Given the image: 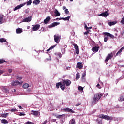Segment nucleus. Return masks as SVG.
Here are the masks:
<instances>
[{"mask_svg":"<svg viewBox=\"0 0 124 124\" xmlns=\"http://www.w3.org/2000/svg\"><path fill=\"white\" fill-rule=\"evenodd\" d=\"M1 124H8V121L6 119H2L1 120Z\"/></svg>","mask_w":124,"mask_h":124,"instance_id":"a878e982","label":"nucleus"},{"mask_svg":"<svg viewBox=\"0 0 124 124\" xmlns=\"http://www.w3.org/2000/svg\"><path fill=\"white\" fill-rule=\"evenodd\" d=\"M87 26V24H85V26H84V28H86Z\"/></svg>","mask_w":124,"mask_h":124,"instance_id":"774afa93","label":"nucleus"},{"mask_svg":"<svg viewBox=\"0 0 124 124\" xmlns=\"http://www.w3.org/2000/svg\"><path fill=\"white\" fill-rule=\"evenodd\" d=\"M8 71H9V73H11V72H12V69H9Z\"/></svg>","mask_w":124,"mask_h":124,"instance_id":"6e6d98bb","label":"nucleus"},{"mask_svg":"<svg viewBox=\"0 0 124 124\" xmlns=\"http://www.w3.org/2000/svg\"><path fill=\"white\" fill-rule=\"evenodd\" d=\"M62 110L66 112V113H74V111L69 108H63Z\"/></svg>","mask_w":124,"mask_h":124,"instance_id":"423d86ee","label":"nucleus"},{"mask_svg":"<svg viewBox=\"0 0 124 124\" xmlns=\"http://www.w3.org/2000/svg\"><path fill=\"white\" fill-rule=\"evenodd\" d=\"M12 91H13V92H16V89H13V90H12Z\"/></svg>","mask_w":124,"mask_h":124,"instance_id":"0e129e2a","label":"nucleus"},{"mask_svg":"<svg viewBox=\"0 0 124 124\" xmlns=\"http://www.w3.org/2000/svg\"><path fill=\"white\" fill-rule=\"evenodd\" d=\"M54 15L55 17H59V16L61 15V14L60 13V12H59V11H58V10L55 9L54 11Z\"/></svg>","mask_w":124,"mask_h":124,"instance_id":"dca6fc26","label":"nucleus"},{"mask_svg":"<svg viewBox=\"0 0 124 124\" xmlns=\"http://www.w3.org/2000/svg\"><path fill=\"white\" fill-rule=\"evenodd\" d=\"M3 72H4L3 71L0 70V75H1V74H3Z\"/></svg>","mask_w":124,"mask_h":124,"instance_id":"5fc2aeb1","label":"nucleus"},{"mask_svg":"<svg viewBox=\"0 0 124 124\" xmlns=\"http://www.w3.org/2000/svg\"><path fill=\"white\" fill-rule=\"evenodd\" d=\"M18 107L20 109H23V108L21 106H18Z\"/></svg>","mask_w":124,"mask_h":124,"instance_id":"680f3d73","label":"nucleus"},{"mask_svg":"<svg viewBox=\"0 0 124 124\" xmlns=\"http://www.w3.org/2000/svg\"><path fill=\"white\" fill-rule=\"evenodd\" d=\"M99 118H100V119H104L107 121H112V120H113V117L112 116L110 117V116L102 114L99 115Z\"/></svg>","mask_w":124,"mask_h":124,"instance_id":"7ed1b4c3","label":"nucleus"},{"mask_svg":"<svg viewBox=\"0 0 124 124\" xmlns=\"http://www.w3.org/2000/svg\"><path fill=\"white\" fill-rule=\"evenodd\" d=\"M1 24H3V17L0 16V25Z\"/></svg>","mask_w":124,"mask_h":124,"instance_id":"c756f323","label":"nucleus"},{"mask_svg":"<svg viewBox=\"0 0 124 124\" xmlns=\"http://www.w3.org/2000/svg\"><path fill=\"white\" fill-rule=\"evenodd\" d=\"M108 15H109V10L107 9L105 12L99 15V16H100V17H107Z\"/></svg>","mask_w":124,"mask_h":124,"instance_id":"20e7f679","label":"nucleus"},{"mask_svg":"<svg viewBox=\"0 0 124 124\" xmlns=\"http://www.w3.org/2000/svg\"><path fill=\"white\" fill-rule=\"evenodd\" d=\"M31 20H32V16H28V17L23 19V22L28 23L29 22H31Z\"/></svg>","mask_w":124,"mask_h":124,"instance_id":"0eeeda50","label":"nucleus"},{"mask_svg":"<svg viewBox=\"0 0 124 124\" xmlns=\"http://www.w3.org/2000/svg\"><path fill=\"white\" fill-rule=\"evenodd\" d=\"M120 50H121V51H123V50H124V46H123V47L120 49Z\"/></svg>","mask_w":124,"mask_h":124,"instance_id":"052dcab7","label":"nucleus"},{"mask_svg":"<svg viewBox=\"0 0 124 124\" xmlns=\"http://www.w3.org/2000/svg\"><path fill=\"white\" fill-rule=\"evenodd\" d=\"M32 3V0H29L27 2V5H31Z\"/></svg>","mask_w":124,"mask_h":124,"instance_id":"7c9ffc66","label":"nucleus"},{"mask_svg":"<svg viewBox=\"0 0 124 124\" xmlns=\"http://www.w3.org/2000/svg\"><path fill=\"white\" fill-rule=\"evenodd\" d=\"M73 45H74V47H75V49L76 50V54H77L78 55L79 54V46H78L77 44L74 43L73 44Z\"/></svg>","mask_w":124,"mask_h":124,"instance_id":"1a4fd4ad","label":"nucleus"},{"mask_svg":"<svg viewBox=\"0 0 124 124\" xmlns=\"http://www.w3.org/2000/svg\"><path fill=\"white\" fill-rule=\"evenodd\" d=\"M23 32V29L22 28H17L16 29V33L17 34H20V33H22Z\"/></svg>","mask_w":124,"mask_h":124,"instance_id":"6ab92c4d","label":"nucleus"},{"mask_svg":"<svg viewBox=\"0 0 124 124\" xmlns=\"http://www.w3.org/2000/svg\"><path fill=\"white\" fill-rule=\"evenodd\" d=\"M29 10H28V9H26V10H25V13H29Z\"/></svg>","mask_w":124,"mask_h":124,"instance_id":"4d7b16f0","label":"nucleus"},{"mask_svg":"<svg viewBox=\"0 0 124 124\" xmlns=\"http://www.w3.org/2000/svg\"><path fill=\"white\" fill-rule=\"evenodd\" d=\"M79 105H81V103H78L76 105V106H79Z\"/></svg>","mask_w":124,"mask_h":124,"instance_id":"bf43d9fd","label":"nucleus"},{"mask_svg":"<svg viewBox=\"0 0 124 124\" xmlns=\"http://www.w3.org/2000/svg\"><path fill=\"white\" fill-rule=\"evenodd\" d=\"M78 91H83L84 88L82 86L78 87Z\"/></svg>","mask_w":124,"mask_h":124,"instance_id":"a19ab883","label":"nucleus"},{"mask_svg":"<svg viewBox=\"0 0 124 124\" xmlns=\"http://www.w3.org/2000/svg\"><path fill=\"white\" fill-rule=\"evenodd\" d=\"M85 29L86 30H89V27L87 26Z\"/></svg>","mask_w":124,"mask_h":124,"instance_id":"338daca9","label":"nucleus"},{"mask_svg":"<svg viewBox=\"0 0 124 124\" xmlns=\"http://www.w3.org/2000/svg\"><path fill=\"white\" fill-rule=\"evenodd\" d=\"M122 52H123L122 51V50L120 49L119 51H118L117 52V53H116V56H119V55H120V54H121V53H122Z\"/></svg>","mask_w":124,"mask_h":124,"instance_id":"e433bc0d","label":"nucleus"},{"mask_svg":"<svg viewBox=\"0 0 124 124\" xmlns=\"http://www.w3.org/2000/svg\"><path fill=\"white\" fill-rule=\"evenodd\" d=\"M40 3V1L39 0H34L33 2V4H35V5H37Z\"/></svg>","mask_w":124,"mask_h":124,"instance_id":"5701e85b","label":"nucleus"},{"mask_svg":"<svg viewBox=\"0 0 124 124\" xmlns=\"http://www.w3.org/2000/svg\"><path fill=\"white\" fill-rule=\"evenodd\" d=\"M59 24H60V22H54L53 23H52L51 24L49 25L48 26V28H53L54 27H55V26H58Z\"/></svg>","mask_w":124,"mask_h":124,"instance_id":"ddd939ff","label":"nucleus"},{"mask_svg":"<svg viewBox=\"0 0 124 124\" xmlns=\"http://www.w3.org/2000/svg\"><path fill=\"white\" fill-rule=\"evenodd\" d=\"M0 42H6V40L4 38H0Z\"/></svg>","mask_w":124,"mask_h":124,"instance_id":"f704fd0d","label":"nucleus"},{"mask_svg":"<svg viewBox=\"0 0 124 124\" xmlns=\"http://www.w3.org/2000/svg\"><path fill=\"white\" fill-rule=\"evenodd\" d=\"M54 41L56 42V43H58L59 42V38H60V36L54 35Z\"/></svg>","mask_w":124,"mask_h":124,"instance_id":"412c9836","label":"nucleus"},{"mask_svg":"<svg viewBox=\"0 0 124 124\" xmlns=\"http://www.w3.org/2000/svg\"><path fill=\"white\" fill-rule=\"evenodd\" d=\"M121 23L122 24H124V16L123 17V18H122V19L121 21Z\"/></svg>","mask_w":124,"mask_h":124,"instance_id":"8fccbe9b","label":"nucleus"},{"mask_svg":"<svg viewBox=\"0 0 124 124\" xmlns=\"http://www.w3.org/2000/svg\"><path fill=\"white\" fill-rule=\"evenodd\" d=\"M32 115H34V116H38L39 114H40V112H38V111H34L32 110L31 111Z\"/></svg>","mask_w":124,"mask_h":124,"instance_id":"a211bd4d","label":"nucleus"},{"mask_svg":"<svg viewBox=\"0 0 124 124\" xmlns=\"http://www.w3.org/2000/svg\"><path fill=\"white\" fill-rule=\"evenodd\" d=\"M12 86L14 87H16V86L22 85V81L20 82L19 81H12L11 83Z\"/></svg>","mask_w":124,"mask_h":124,"instance_id":"39448f33","label":"nucleus"},{"mask_svg":"<svg viewBox=\"0 0 124 124\" xmlns=\"http://www.w3.org/2000/svg\"><path fill=\"white\" fill-rule=\"evenodd\" d=\"M81 81L82 82H86V78L81 77Z\"/></svg>","mask_w":124,"mask_h":124,"instance_id":"a18cd8bd","label":"nucleus"},{"mask_svg":"<svg viewBox=\"0 0 124 124\" xmlns=\"http://www.w3.org/2000/svg\"><path fill=\"white\" fill-rule=\"evenodd\" d=\"M116 24V23H115V22H108V25L109 26H114V25H115Z\"/></svg>","mask_w":124,"mask_h":124,"instance_id":"2f4dec72","label":"nucleus"},{"mask_svg":"<svg viewBox=\"0 0 124 124\" xmlns=\"http://www.w3.org/2000/svg\"><path fill=\"white\" fill-rule=\"evenodd\" d=\"M88 33H89V31H87L86 32H84V34L85 35H88Z\"/></svg>","mask_w":124,"mask_h":124,"instance_id":"864d4df0","label":"nucleus"},{"mask_svg":"<svg viewBox=\"0 0 124 124\" xmlns=\"http://www.w3.org/2000/svg\"><path fill=\"white\" fill-rule=\"evenodd\" d=\"M62 116H63V114L60 115H57V116H56V118L57 119H61V118H62Z\"/></svg>","mask_w":124,"mask_h":124,"instance_id":"ea45409f","label":"nucleus"},{"mask_svg":"<svg viewBox=\"0 0 124 124\" xmlns=\"http://www.w3.org/2000/svg\"><path fill=\"white\" fill-rule=\"evenodd\" d=\"M104 34L105 35H107V36H109V37H110V38H112V39H114L115 38V36L111 34L110 33L105 32L104 33Z\"/></svg>","mask_w":124,"mask_h":124,"instance_id":"4468645a","label":"nucleus"},{"mask_svg":"<svg viewBox=\"0 0 124 124\" xmlns=\"http://www.w3.org/2000/svg\"><path fill=\"white\" fill-rule=\"evenodd\" d=\"M86 77V72H84L82 75L81 78H85Z\"/></svg>","mask_w":124,"mask_h":124,"instance_id":"49530a36","label":"nucleus"},{"mask_svg":"<svg viewBox=\"0 0 124 124\" xmlns=\"http://www.w3.org/2000/svg\"><path fill=\"white\" fill-rule=\"evenodd\" d=\"M49 21H51V17L50 16H47V18L44 19V24H48Z\"/></svg>","mask_w":124,"mask_h":124,"instance_id":"2eb2a0df","label":"nucleus"},{"mask_svg":"<svg viewBox=\"0 0 124 124\" xmlns=\"http://www.w3.org/2000/svg\"><path fill=\"white\" fill-rule=\"evenodd\" d=\"M62 85L61 86V89L62 91L65 90L66 88L65 87V85L67 87H69L70 84H71V81L68 79H64L62 81Z\"/></svg>","mask_w":124,"mask_h":124,"instance_id":"f257e3e1","label":"nucleus"},{"mask_svg":"<svg viewBox=\"0 0 124 124\" xmlns=\"http://www.w3.org/2000/svg\"><path fill=\"white\" fill-rule=\"evenodd\" d=\"M97 88H98L99 89H101V87H100V84L99 83H98L96 85Z\"/></svg>","mask_w":124,"mask_h":124,"instance_id":"3c124183","label":"nucleus"},{"mask_svg":"<svg viewBox=\"0 0 124 124\" xmlns=\"http://www.w3.org/2000/svg\"><path fill=\"white\" fill-rule=\"evenodd\" d=\"M99 46H93V48H92V51L94 53V52H98V50H99Z\"/></svg>","mask_w":124,"mask_h":124,"instance_id":"9b49d317","label":"nucleus"},{"mask_svg":"<svg viewBox=\"0 0 124 124\" xmlns=\"http://www.w3.org/2000/svg\"><path fill=\"white\" fill-rule=\"evenodd\" d=\"M25 5V4H20L19 5H18L16 7L14 8V11H16V10H18V9H20V8H21V7H23V6H24Z\"/></svg>","mask_w":124,"mask_h":124,"instance_id":"f3484780","label":"nucleus"},{"mask_svg":"<svg viewBox=\"0 0 124 124\" xmlns=\"http://www.w3.org/2000/svg\"><path fill=\"white\" fill-rule=\"evenodd\" d=\"M75 119L74 118H73L70 121L69 124H75Z\"/></svg>","mask_w":124,"mask_h":124,"instance_id":"bb28decb","label":"nucleus"},{"mask_svg":"<svg viewBox=\"0 0 124 124\" xmlns=\"http://www.w3.org/2000/svg\"><path fill=\"white\" fill-rule=\"evenodd\" d=\"M4 92H5V93H8L9 92V90H8L7 88H4Z\"/></svg>","mask_w":124,"mask_h":124,"instance_id":"c03bdc74","label":"nucleus"},{"mask_svg":"<svg viewBox=\"0 0 124 124\" xmlns=\"http://www.w3.org/2000/svg\"><path fill=\"white\" fill-rule=\"evenodd\" d=\"M64 9H66V7L65 6H63V10H64Z\"/></svg>","mask_w":124,"mask_h":124,"instance_id":"e2e57ef3","label":"nucleus"},{"mask_svg":"<svg viewBox=\"0 0 124 124\" xmlns=\"http://www.w3.org/2000/svg\"><path fill=\"white\" fill-rule=\"evenodd\" d=\"M83 66H84V65L82 62H78L77 64V68H78V69H82Z\"/></svg>","mask_w":124,"mask_h":124,"instance_id":"f8f14e48","label":"nucleus"},{"mask_svg":"<svg viewBox=\"0 0 124 124\" xmlns=\"http://www.w3.org/2000/svg\"><path fill=\"white\" fill-rule=\"evenodd\" d=\"M22 87H23V89H27V88H29V84H28V83H25V84H24L23 85Z\"/></svg>","mask_w":124,"mask_h":124,"instance_id":"cd10ccee","label":"nucleus"},{"mask_svg":"<svg viewBox=\"0 0 124 124\" xmlns=\"http://www.w3.org/2000/svg\"><path fill=\"white\" fill-rule=\"evenodd\" d=\"M79 78H80V73H77L76 74V80H79Z\"/></svg>","mask_w":124,"mask_h":124,"instance_id":"c85d7f7f","label":"nucleus"},{"mask_svg":"<svg viewBox=\"0 0 124 124\" xmlns=\"http://www.w3.org/2000/svg\"><path fill=\"white\" fill-rule=\"evenodd\" d=\"M40 28V25L39 24H36L35 25H34L32 28L33 31H38Z\"/></svg>","mask_w":124,"mask_h":124,"instance_id":"9d476101","label":"nucleus"},{"mask_svg":"<svg viewBox=\"0 0 124 124\" xmlns=\"http://www.w3.org/2000/svg\"><path fill=\"white\" fill-rule=\"evenodd\" d=\"M113 57V54L111 53L109 54L106 57V60H105V62H107L111 58Z\"/></svg>","mask_w":124,"mask_h":124,"instance_id":"6e6552de","label":"nucleus"},{"mask_svg":"<svg viewBox=\"0 0 124 124\" xmlns=\"http://www.w3.org/2000/svg\"><path fill=\"white\" fill-rule=\"evenodd\" d=\"M69 19H70V16H68L65 17L66 21H69Z\"/></svg>","mask_w":124,"mask_h":124,"instance_id":"09e8293b","label":"nucleus"},{"mask_svg":"<svg viewBox=\"0 0 124 124\" xmlns=\"http://www.w3.org/2000/svg\"><path fill=\"white\" fill-rule=\"evenodd\" d=\"M19 116H26V114L23 112H20Z\"/></svg>","mask_w":124,"mask_h":124,"instance_id":"de8ad7c7","label":"nucleus"},{"mask_svg":"<svg viewBox=\"0 0 124 124\" xmlns=\"http://www.w3.org/2000/svg\"><path fill=\"white\" fill-rule=\"evenodd\" d=\"M60 20H63L64 21H66L65 18H64V17L60 18Z\"/></svg>","mask_w":124,"mask_h":124,"instance_id":"603ef678","label":"nucleus"},{"mask_svg":"<svg viewBox=\"0 0 124 124\" xmlns=\"http://www.w3.org/2000/svg\"><path fill=\"white\" fill-rule=\"evenodd\" d=\"M119 101H124V95H121L118 99Z\"/></svg>","mask_w":124,"mask_h":124,"instance_id":"393cba45","label":"nucleus"},{"mask_svg":"<svg viewBox=\"0 0 124 124\" xmlns=\"http://www.w3.org/2000/svg\"><path fill=\"white\" fill-rule=\"evenodd\" d=\"M61 86H62V81H61L60 82L56 83V86L57 89H59V88H60V87L61 88Z\"/></svg>","mask_w":124,"mask_h":124,"instance_id":"aec40b11","label":"nucleus"},{"mask_svg":"<svg viewBox=\"0 0 124 124\" xmlns=\"http://www.w3.org/2000/svg\"><path fill=\"white\" fill-rule=\"evenodd\" d=\"M8 115H9V113H2L1 114V117H2L3 118H7V117H8Z\"/></svg>","mask_w":124,"mask_h":124,"instance_id":"4be33fe9","label":"nucleus"},{"mask_svg":"<svg viewBox=\"0 0 124 124\" xmlns=\"http://www.w3.org/2000/svg\"><path fill=\"white\" fill-rule=\"evenodd\" d=\"M16 78L17 79V80H22V79H23V77L20 76H17L16 77Z\"/></svg>","mask_w":124,"mask_h":124,"instance_id":"473e14b6","label":"nucleus"},{"mask_svg":"<svg viewBox=\"0 0 124 124\" xmlns=\"http://www.w3.org/2000/svg\"><path fill=\"white\" fill-rule=\"evenodd\" d=\"M50 48L52 50V49H54V48H55V46L53 45V46H51Z\"/></svg>","mask_w":124,"mask_h":124,"instance_id":"13d9d810","label":"nucleus"},{"mask_svg":"<svg viewBox=\"0 0 124 124\" xmlns=\"http://www.w3.org/2000/svg\"><path fill=\"white\" fill-rule=\"evenodd\" d=\"M17 111H18V110H17L16 108H13L11 109V112H17Z\"/></svg>","mask_w":124,"mask_h":124,"instance_id":"58836bf2","label":"nucleus"},{"mask_svg":"<svg viewBox=\"0 0 124 124\" xmlns=\"http://www.w3.org/2000/svg\"><path fill=\"white\" fill-rule=\"evenodd\" d=\"M108 38H109V37L108 36L105 37L104 39V42H107V40H108Z\"/></svg>","mask_w":124,"mask_h":124,"instance_id":"c9c22d12","label":"nucleus"},{"mask_svg":"<svg viewBox=\"0 0 124 124\" xmlns=\"http://www.w3.org/2000/svg\"><path fill=\"white\" fill-rule=\"evenodd\" d=\"M55 55L56 57H59V58H62V55L60 52L55 53Z\"/></svg>","mask_w":124,"mask_h":124,"instance_id":"b1692460","label":"nucleus"},{"mask_svg":"<svg viewBox=\"0 0 124 124\" xmlns=\"http://www.w3.org/2000/svg\"><path fill=\"white\" fill-rule=\"evenodd\" d=\"M4 62H5V60L3 59H0V64L3 63Z\"/></svg>","mask_w":124,"mask_h":124,"instance_id":"4c0bfd02","label":"nucleus"},{"mask_svg":"<svg viewBox=\"0 0 124 124\" xmlns=\"http://www.w3.org/2000/svg\"><path fill=\"white\" fill-rule=\"evenodd\" d=\"M25 124H34V123L28 121L26 122Z\"/></svg>","mask_w":124,"mask_h":124,"instance_id":"79ce46f5","label":"nucleus"},{"mask_svg":"<svg viewBox=\"0 0 124 124\" xmlns=\"http://www.w3.org/2000/svg\"><path fill=\"white\" fill-rule=\"evenodd\" d=\"M50 50H51V49H50V47L47 50V52H49Z\"/></svg>","mask_w":124,"mask_h":124,"instance_id":"69168bd1","label":"nucleus"},{"mask_svg":"<svg viewBox=\"0 0 124 124\" xmlns=\"http://www.w3.org/2000/svg\"><path fill=\"white\" fill-rule=\"evenodd\" d=\"M102 95L100 93H97L94 95V96L93 97V101H92V104H96V102L99 101V100L101 98Z\"/></svg>","mask_w":124,"mask_h":124,"instance_id":"f03ea898","label":"nucleus"},{"mask_svg":"<svg viewBox=\"0 0 124 124\" xmlns=\"http://www.w3.org/2000/svg\"><path fill=\"white\" fill-rule=\"evenodd\" d=\"M65 14H69V11H68V9H66L65 10Z\"/></svg>","mask_w":124,"mask_h":124,"instance_id":"37998d69","label":"nucleus"},{"mask_svg":"<svg viewBox=\"0 0 124 124\" xmlns=\"http://www.w3.org/2000/svg\"><path fill=\"white\" fill-rule=\"evenodd\" d=\"M96 122H97V124H102V121L98 119H96Z\"/></svg>","mask_w":124,"mask_h":124,"instance_id":"72a5a7b5","label":"nucleus"}]
</instances>
